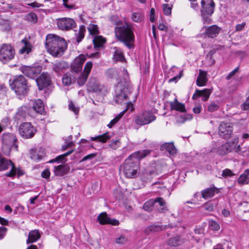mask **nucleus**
<instances>
[{"label":"nucleus","mask_w":249,"mask_h":249,"mask_svg":"<svg viewBox=\"0 0 249 249\" xmlns=\"http://www.w3.org/2000/svg\"><path fill=\"white\" fill-rule=\"evenodd\" d=\"M6 87L3 85H0V98H3L6 95Z\"/></svg>","instance_id":"obj_58"},{"label":"nucleus","mask_w":249,"mask_h":249,"mask_svg":"<svg viewBox=\"0 0 249 249\" xmlns=\"http://www.w3.org/2000/svg\"><path fill=\"white\" fill-rule=\"evenodd\" d=\"M132 87L126 83V85L118 83L117 86V92L115 101L118 104H122L124 101H127L128 94L131 91Z\"/></svg>","instance_id":"obj_5"},{"label":"nucleus","mask_w":249,"mask_h":249,"mask_svg":"<svg viewBox=\"0 0 249 249\" xmlns=\"http://www.w3.org/2000/svg\"><path fill=\"white\" fill-rule=\"evenodd\" d=\"M210 89H205L203 90L196 89L195 94L193 95L192 98L194 100L196 99L199 97H202V100L203 101H207L211 93Z\"/></svg>","instance_id":"obj_21"},{"label":"nucleus","mask_w":249,"mask_h":249,"mask_svg":"<svg viewBox=\"0 0 249 249\" xmlns=\"http://www.w3.org/2000/svg\"><path fill=\"white\" fill-rule=\"evenodd\" d=\"M32 112H31V109L28 107L23 106L19 107L15 115L14 119L15 121L18 122L21 121L29 116H32Z\"/></svg>","instance_id":"obj_13"},{"label":"nucleus","mask_w":249,"mask_h":249,"mask_svg":"<svg viewBox=\"0 0 249 249\" xmlns=\"http://www.w3.org/2000/svg\"><path fill=\"white\" fill-rule=\"evenodd\" d=\"M219 192L218 189L215 187H210L207 188L202 191H201V193L202 195V197L205 199L213 197L215 193H218Z\"/></svg>","instance_id":"obj_24"},{"label":"nucleus","mask_w":249,"mask_h":249,"mask_svg":"<svg viewBox=\"0 0 249 249\" xmlns=\"http://www.w3.org/2000/svg\"><path fill=\"white\" fill-rule=\"evenodd\" d=\"M154 204L155 203H158L160 206H163L165 204L164 200L161 197H157L153 200Z\"/></svg>","instance_id":"obj_60"},{"label":"nucleus","mask_w":249,"mask_h":249,"mask_svg":"<svg viewBox=\"0 0 249 249\" xmlns=\"http://www.w3.org/2000/svg\"><path fill=\"white\" fill-rule=\"evenodd\" d=\"M50 172L49 169L44 170L41 173V177L44 178H48L50 177Z\"/></svg>","instance_id":"obj_64"},{"label":"nucleus","mask_w":249,"mask_h":249,"mask_svg":"<svg viewBox=\"0 0 249 249\" xmlns=\"http://www.w3.org/2000/svg\"><path fill=\"white\" fill-rule=\"evenodd\" d=\"M69 65L65 61L57 62L53 64V70L57 73H60L69 68Z\"/></svg>","instance_id":"obj_25"},{"label":"nucleus","mask_w":249,"mask_h":249,"mask_svg":"<svg viewBox=\"0 0 249 249\" xmlns=\"http://www.w3.org/2000/svg\"><path fill=\"white\" fill-rule=\"evenodd\" d=\"M209 227L213 231H218L220 229L219 225L214 220H211L209 222Z\"/></svg>","instance_id":"obj_52"},{"label":"nucleus","mask_w":249,"mask_h":249,"mask_svg":"<svg viewBox=\"0 0 249 249\" xmlns=\"http://www.w3.org/2000/svg\"><path fill=\"white\" fill-rule=\"evenodd\" d=\"M220 136L224 139L229 138L232 133V127L231 123L222 122L218 128Z\"/></svg>","instance_id":"obj_12"},{"label":"nucleus","mask_w":249,"mask_h":249,"mask_svg":"<svg viewBox=\"0 0 249 249\" xmlns=\"http://www.w3.org/2000/svg\"><path fill=\"white\" fill-rule=\"evenodd\" d=\"M107 76L111 79H119L118 72L116 70L113 69H109L106 71Z\"/></svg>","instance_id":"obj_39"},{"label":"nucleus","mask_w":249,"mask_h":249,"mask_svg":"<svg viewBox=\"0 0 249 249\" xmlns=\"http://www.w3.org/2000/svg\"><path fill=\"white\" fill-rule=\"evenodd\" d=\"M114 49L115 51L113 55L114 59L115 61H120L123 62L125 60V58L122 51L117 47H115Z\"/></svg>","instance_id":"obj_37"},{"label":"nucleus","mask_w":249,"mask_h":249,"mask_svg":"<svg viewBox=\"0 0 249 249\" xmlns=\"http://www.w3.org/2000/svg\"><path fill=\"white\" fill-rule=\"evenodd\" d=\"M96 156V154L95 153H92V154H89V155L85 156L84 157H83L81 160V161H84L87 160H88L92 159L94 158H95Z\"/></svg>","instance_id":"obj_62"},{"label":"nucleus","mask_w":249,"mask_h":249,"mask_svg":"<svg viewBox=\"0 0 249 249\" xmlns=\"http://www.w3.org/2000/svg\"><path fill=\"white\" fill-rule=\"evenodd\" d=\"M155 10L154 8H152L150 9V21L151 22H154L155 20Z\"/></svg>","instance_id":"obj_63"},{"label":"nucleus","mask_w":249,"mask_h":249,"mask_svg":"<svg viewBox=\"0 0 249 249\" xmlns=\"http://www.w3.org/2000/svg\"><path fill=\"white\" fill-rule=\"evenodd\" d=\"M127 241V239L125 236L123 235H120L118 238L116 239V243L117 244H124Z\"/></svg>","instance_id":"obj_59"},{"label":"nucleus","mask_w":249,"mask_h":249,"mask_svg":"<svg viewBox=\"0 0 249 249\" xmlns=\"http://www.w3.org/2000/svg\"><path fill=\"white\" fill-rule=\"evenodd\" d=\"M126 107L123 111H121L117 116H116V117L119 120L123 117V116L127 111H129L130 112H132L134 110L133 104L131 102H126Z\"/></svg>","instance_id":"obj_38"},{"label":"nucleus","mask_w":249,"mask_h":249,"mask_svg":"<svg viewBox=\"0 0 249 249\" xmlns=\"http://www.w3.org/2000/svg\"><path fill=\"white\" fill-rule=\"evenodd\" d=\"M154 205V201L153 200H150L146 202L144 205L143 208L145 210L147 211H149L151 210V207Z\"/></svg>","instance_id":"obj_57"},{"label":"nucleus","mask_w":249,"mask_h":249,"mask_svg":"<svg viewBox=\"0 0 249 249\" xmlns=\"http://www.w3.org/2000/svg\"><path fill=\"white\" fill-rule=\"evenodd\" d=\"M45 46L48 52L55 57L61 56L66 50L67 44L64 38L56 35L46 36Z\"/></svg>","instance_id":"obj_2"},{"label":"nucleus","mask_w":249,"mask_h":249,"mask_svg":"<svg viewBox=\"0 0 249 249\" xmlns=\"http://www.w3.org/2000/svg\"><path fill=\"white\" fill-rule=\"evenodd\" d=\"M161 150L165 149L170 154L174 155L176 153L177 150L173 143H165L163 144L160 147Z\"/></svg>","instance_id":"obj_34"},{"label":"nucleus","mask_w":249,"mask_h":249,"mask_svg":"<svg viewBox=\"0 0 249 249\" xmlns=\"http://www.w3.org/2000/svg\"><path fill=\"white\" fill-rule=\"evenodd\" d=\"M166 226L160 225H151L147 226L144 230L143 232L146 234L149 235L151 233L159 232L164 230L166 228Z\"/></svg>","instance_id":"obj_23"},{"label":"nucleus","mask_w":249,"mask_h":249,"mask_svg":"<svg viewBox=\"0 0 249 249\" xmlns=\"http://www.w3.org/2000/svg\"><path fill=\"white\" fill-rule=\"evenodd\" d=\"M18 130L20 136L25 139L32 138L36 131V129L30 123L21 124Z\"/></svg>","instance_id":"obj_8"},{"label":"nucleus","mask_w":249,"mask_h":249,"mask_svg":"<svg viewBox=\"0 0 249 249\" xmlns=\"http://www.w3.org/2000/svg\"><path fill=\"white\" fill-rule=\"evenodd\" d=\"M201 207L205 210L212 212L214 210V204L212 202L208 201L203 204Z\"/></svg>","instance_id":"obj_45"},{"label":"nucleus","mask_w":249,"mask_h":249,"mask_svg":"<svg viewBox=\"0 0 249 249\" xmlns=\"http://www.w3.org/2000/svg\"><path fill=\"white\" fill-rule=\"evenodd\" d=\"M207 72L199 70V73L196 81V85L199 87L204 86L207 81Z\"/></svg>","instance_id":"obj_27"},{"label":"nucleus","mask_w":249,"mask_h":249,"mask_svg":"<svg viewBox=\"0 0 249 249\" xmlns=\"http://www.w3.org/2000/svg\"><path fill=\"white\" fill-rule=\"evenodd\" d=\"M10 86L18 95H25L27 93L28 89L27 80L23 75H20L16 77Z\"/></svg>","instance_id":"obj_4"},{"label":"nucleus","mask_w":249,"mask_h":249,"mask_svg":"<svg viewBox=\"0 0 249 249\" xmlns=\"http://www.w3.org/2000/svg\"><path fill=\"white\" fill-rule=\"evenodd\" d=\"M183 242L184 240L180 236H177L170 238L167 241V244L170 246L176 247L181 245Z\"/></svg>","instance_id":"obj_31"},{"label":"nucleus","mask_w":249,"mask_h":249,"mask_svg":"<svg viewBox=\"0 0 249 249\" xmlns=\"http://www.w3.org/2000/svg\"><path fill=\"white\" fill-rule=\"evenodd\" d=\"M21 71L26 76L34 78L41 72V67L39 66L34 67L24 66L21 68Z\"/></svg>","instance_id":"obj_16"},{"label":"nucleus","mask_w":249,"mask_h":249,"mask_svg":"<svg viewBox=\"0 0 249 249\" xmlns=\"http://www.w3.org/2000/svg\"><path fill=\"white\" fill-rule=\"evenodd\" d=\"M31 112L33 111L39 114H43L45 112L44 105L42 100L37 99L33 103V107L30 108Z\"/></svg>","instance_id":"obj_22"},{"label":"nucleus","mask_w":249,"mask_h":249,"mask_svg":"<svg viewBox=\"0 0 249 249\" xmlns=\"http://www.w3.org/2000/svg\"><path fill=\"white\" fill-rule=\"evenodd\" d=\"M58 27L62 30H69L76 26L75 21L71 18H64L57 19Z\"/></svg>","instance_id":"obj_10"},{"label":"nucleus","mask_w":249,"mask_h":249,"mask_svg":"<svg viewBox=\"0 0 249 249\" xmlns=\"http://www.w3.org/2000/svg\"><path fill=\"white\" fill-rule=\"evenodd\" d=\"M86 32V29L84 25H82L79 27V29L77 33L75 34V36L77 43L80 42L84 38L85 33Z\"/></svg>","instance_id":"obj_36"},{"label":"nucleus","mask_w":249,"mask_h":249,"mask_svg":"<svg viewBox=\"0 0 249 249\" xmlns=\"http://www.w3.org/2000/svg\"><path fill=\"white\" fill-rule=\"evenodd\" d=\"M65 158V156L64 155V154H62V155H59V156H57L54 159L52 160L49 162H51V163H53V162H54L55 161H58V162H59V161H63L64 160Z\"/></svg>","instance_id":"obj_61"},{"label":"nucleus","mask_w":249,"mask_h":249,"mask_svg":"<svg viewBox=\"0 0 249 249\" xmlns=\"http://www.w3.org/2000/svg\"><path fill=\"white\" fill-rule=\"evenodd\" d=\"M17 139L16 136L12 133H4L2 136V148L9 151L12 147L14 146L16 149L18 145L16 144Z\"/></svg>","instance_id":"obj_7"},{"label":"nucleus","mask_w":249,"mask_h":249,"mask_svg":"<svg viewBox=\"0 0 249 249\" xmlns=\"http://www.w3.org/2000/svg\"><path fill=\"white\" fill-rule=\"evenodd\" d=\"M86 57L84 54H80L76 57L71 64L72 71L78 73L81 71L83 65L86 61Z\"/></svg>","instance_id":"obj_17"},{"label":"nucleus","mask_w":249,"mask_h":249,"mask_svg":"<svg viewBox=\"0 0 249 249\" xmlns=\"http://www.w3.org/2000/svg\"><path fill=\"white\" fill-rule=\"evenodd\" d=\"M25 19L32 24H35L37 21V17L35 13L31 12L25 16Z\"/></svg>","instance_id":"obj_40"},{"label":"nucleus","mask_w":249,"mask_h":249,"mask_svg":"<svg viewBox=\"0 0 249 249\" xmlns=\"http://www.w3.org/2000/svg\"><path fill=\"white\" fill-rule=\"evenodd\" d=\"M237 182L240 184H247L249 182V169H246L239 177Z\"/></svg>","instance_id":"obj_32"},{"label":"nucleus","mask_w":249,"mask_h":249,"mask_svg":"<svg viewBox=\"0 0 249 249\" xmlns=\"http://www.w3.org/2000/svg\"><path fill=\"white\" fill-rule=\"evenodd\" d=\"M116 38L122 42L128 49L134 48L135 36L132 27L127 24H124L115 28Z\"/></svg>","instance_id":"obj_3"},{"label":"nucleus","mask_w":249,"mask_h":249,"mask_svg":"<svg viewBox=\"0 0 249 249\" xmlns=\"http://www.w3.org/2000/svg\"><path fill=\"white\" fill-rule=\"evenodd\" d=\"M238 143V138H235L233 139L231 142H229L225 143L224 144L225 145V148L227 149L229 152H231L233 150H234L235 152L238 153L239 154V152L236 151V148L237 147V145Z\"/></svg>","instance_id":"obj_26"},{"label":"nucleus","mask_w":249,"mask_h":249,"mask_svg":"<svg viewBox=\"0 0 249 249\" xmlns=\"http://www.w3.org/2000/svg\"><path fill=\"white\" fill-rule=\"evenodd\" d=\"M201 7H209L210 6H213L214 9L215 4L213 0H202L201 2Z\"/></svg>","instance_id":"obj_46"},{"label":"nucleus","mask_w":249,"mask_h":249,"mask_svg":"<svg viewBox=\"0 0 249 249\" xmlns=\"http://www.w3.org/2000/svg\"><path fill=\"white\" fill-rule=\"evenodd\" d=\"M218 107L219 106L217 104L213 102L208 106V110L209 112H213L217 110Z\"/></svg>","instance_id":"obj_54"},{"label":"nucleus","mask_w":249,"mask_h":249,"mask_svg":"<svg viewBox=\"0 0 249 249\" xmlns=\"http://www.w3.org/2000/svg\"><path fill=\"white\" fill-rule=\"evenodd\" d=\"M143 18V15L140 13H134L132 15V19L135 22H140Z\"/></svg>","instance_id":"obj_43"},{"label":"nucleus","mask_w":249,"mask_h":249,"mask_svg":"<svg viewBox=\"0 0 249 249\" xmlns=\"http://www.w3.org/2000/svg\"><path fill=\"white\" fill-rule=\"evenodd\" d=\"M200 12L203 23L204 24H211L212 22L211 17L214 12V9L213 7H201Z\"/></svg>","instance_id":"obj_14"},{"label":"nucleus","mask_w":249,"mask_h":249,"mask_svg":"<svg viewBox=\"0 0 249 249\" xmlns=\"http://www.w3.org/2000/svg\"><path fill=\"white\" fill-rule=\"evenodd\" d=\"M70 170V166L66 164H61L54 167V175L59 177H62L67 174Z\"/></svg>","instance_id":"obj_20"},{"label":"nucleus","mask_w":249,"mask_h":249,"mask_svg":"<svg viewBox=\"0 0 249 249\" xmlns=\"http://www.w3.org/2000/svg\"><path fill=\"white\" fill-rule=\"evenodd\" d=\"M225 145L223 144L218 147L217 153L221 155H224L229 153L227 149L225 148Z\"/></svg>","instance_id":"obj_55"},{"label":"nucleus","mask_w":249,"mask_h":249,"mask_svg":"<svg viewBox=\"0 0 249 249\" xmlns=\"http://www.w3.org/2000/svg\"><path fill=\"white\" fill-rule=\"evenodd\" d=\"M150 152L151 150L145 149L131 154L120 167L121 170L123 172L125 177L129 178L136 177L139 169V160L145 158Z\"/></svg>","instance_id":"obj_1"},{"label":"nucleus","mask_w":249,"mask_h":249,"mask_svg":"<svg viewBox=\"0 0 249 249\" xmlns=\"http://www.w3.org/2000/svg\"><path fill=\"white\" fill-rule=\"evenodd\" d=\"M101 85L97 83H94L90 81L89 84V88L90 90L92 91L95 93H97L98 91V88L101 86Z\"/></svg>","instance_id":"obj_49"},{"label":"nucleus","mask_w":249,"mask_h":249,"mask_svg":"<svg viewBox=\"0 0 249 249\" xmlns=\"http://www.w3.org/2000/svg\"><path fill=\"white\" fill-rule=\"evenodd\" d=\"M42 156L39 155L36 150H32L31 152V158L36 161L40 160L42 159Z\"/></svg>","instance_id":"obj_50"},{"label":"nucleus","mask_w":249,"mask_h":249,"mask_svg":"<svg viewBox=\"0 0 249 249\" xmlns=\"http://www.w3.org/2000/svg\"><path fill=\"white\" fill-rule=\"evenodd\" d=\"M89 33L93 36H96L99 34L98 27L95 24H90L88 28Z\"/></svg>","instance_id":"obj_42"},{"label":"nucleus","mask_w":249,"mask_h":249,"mask_svg":"<svg viewBox=\"0 0 249 249\" xmlns=\"http://www.w3.org/2000/svg\"><path fill=\"white\" fill-rule=\"evenodd\" d=\"M234 175V174L229 169H224L222 173L221 177L220 178H227L228 177H231Z\"/></svg>","instance_id":"obj_48"},{"label":"nucleus","mask_w":249,"mask_h":249,"mask_svg":"<svg viewBox=\"0 0 249 249\" xmlns=\"http://www.w3.org/2000/svg\"><path fill=\"white\" fill-rule=\"evenodd\" d=\"M110 138L109 133L107 132L103 135H99L94 137H91L92 141H96L102 142H106Z\"/></svg>","instance_id":"obj_35"},{"label":"nucleus","mask_w":249,"mask_h":249,"mask_svg":"<svg viewBox=\"0 0 249 249\" xmlns=\"http://www.w3.org/2000/svg\"><path fill=\"white\" fill-rule=\"evenodd\" d=\"M36 83L38 86L39 90H42L43 89L48 87L52 84L51 77L49 74L42 73L36 78Z\"/></svg>","instance_id":"obj_15"},{"label":"nucleus","mask_w":249,"mask_h":249,"mask_svg":"<svg viewBox=\"0 0 249 249\" xmlns=\"http://www.w3.org/2000/svg\"><path fill=\"white\" fill-rule=\"evenodd\" d=\"M105 42L106 39L102 36H96L93 39L94 47L97 50L102 47Z\"/></svg>","instance_id":"obj_33"},{"label":"nucleus","mask_w":249,"mask_h":249,"mask_svg":"<svg viewBox=\"0 0 249 249\" xmlns=\"http://www.w3.org/2000/svg\"><path fill=\"white\" fill-rule=\"evenodd\" d=\"M163 12L165 15L168 16L171 13V7L167 4L162 5Z\"/></svg>","instance_id":"obj_56"},{"label":"nucleus","mask_w":249,"mask_h":249,"mask_svg":"<svg viewBox=\"0 0 249 249\" xmlns=\"http://www.w3.org/2000/svg\"><path fill=\"white\" fill-rule=\"evenodd\" d=\"M15 55V49L11 45L2 44L0 46V61L3 63H6L13 59Z\"/></svg>","instance_id":"obj_6"},{"label":"nucleus","mask_w":249,"mask_h":249,"mask_svg":"<svg viewBox=\"0 0 249 249\" xmlns=\"http://www.w3.org/2000/svg\"><path fill=\"white\" fill-rule=\"evenodd\" d=\"M192 118V115L190 114H186L185 115H181L178 118V121L181 123H183L187 120H191Z\"/></svg>","instance_id":"obj_51"},{"label":"nucleus","mask_w":249,"mask_h":249,"mask_svg":"<svg viewBox=\"0 0 249 249\" xmlns=\"http://www.w3.org/2000/svg\"><path fill=\"white\" fill-rule=\"evenodd\" d=\"M72 79L68 73L65 74L62 78V82L65 86L70 85L72 82Z\"/></svg>","instance_id":"obj_44"},{"label":"nucleus","mask_w":249,"mask_h":249,"mask_svg":"<svg viewBox=\"0 0 249 249\" xmlns=\"http://www.w3.org/2000/svg\"><path fill=\"white\" fill-rule=\"evenodd\" d=\"M92 68V63L91 61L87 62L84 67V71L77 78V84L79 86H82L85 84Z\"/></svg>","instance_id":"obj_11"},{"label":"nucleus","mask_w":249,"mask_h":249,"mask_svg":"<svg viewBox=\"0 0 249 249\" xmlns=\"http://www.w3.org/2000/svg\"><path fill=\"white\" fill-rule=\"evenodd\" d=\"M97 221L101 225L111 224L112 225H118L119 224V221L115 219H110L106 212L101 213L97 217Z\"/></svg>","instance_id":"obj_19"},{"label":"nucleus","mask_w":249,"mask_h":249,"mask_svg":"<svg viewBox=\"0 0 249 249\" xmlns=\"http://www.w3.org/2000/svg\"><path fill=\"white\" fill-rule=\"evenodd\" d=\"M40 238V234L38 230L31 231L28 235V238L27 240V244H30L34 243L38 239Z\"/></svg>","instance_id":"obj_30"},{"label":"nucleus","mask_w":249,"mask_h":249,"mask_svg":"<svg viewBox=\"0 0 249 249\" xmlns=\"http://www.w3.org/2000/svg\"><path fill=\"white\" fill-rule=\"evenodd\" d=\"M156 119V116L151 111H145L137 117L136 123L139 125H144L150 124Z\"/></svg>","instance_id":"obj_9"},{"label":"nucleus","mask_w":249,"mask_h":249,"mask_svg":"<svg viewBox=\"0 0 249 249\" xmlns=\"http://www.w3.org/2000/svg\"><path fill=\"white\" fill-rule=\"evenodd\" d=\"M202 30L204 34L209 37L213 38L216 37L220 33L221 28L216 25L209 26H204Z\"/></svg>","instance_id":"obj_18"},{"label":"nucleus","mask_w":249,"mask_h":249,"mask_svg":"<svg viewBox=\"0 0 249 249\" xmlns=\"http://www.w3.org/2000/svg\"><path fill=\"white\" fill-rule=\"evenodd\" d=\"M21 43L23 44V46L19 50L21 54H28L32 51V45L27 38L22 39Z\"/></svg>","instance_id":"obj_28"},{"label":"nucleus","mask_w":249,"mask_h":249,"mask_svg":"<svg viewBox=\"0 0 249 249\" xmlns=\"http://www.w3.org/2000/svg\"><path fill=\"white\" fill-rule=\"evenodd\" d=\"M107 92L108 89L107 87L103 85H101V86H99V87L98 88V91L96 93L101 96H104Z\"/></svg>","instance_id":"obj_47"},{"label":"nucleus","mask_w":249,"mask_h":249,"mask_svg":"<svg viewBox=\"0 0 249 249\" xmlns=\"http://www.w3.org/2000/svg\"><path fill=\"white\" fill-rule=\"evenodd\" d=\"M236 151L239 152V154L244 157H248L249 156V147L248 148L241 147L240 145H239L236 148Z\"/></svg>","instance_id":"obj_41"},{"label":"nucleus","mask_w":249,"mask_h":249,"mask_svg":"<svg viewBox=\"0 0 249 249\" xmlns=\"http://www.w3.org/2000/svg\"><path fill=\"white\" fill-rule=\"evenodd\" d=\"M170 107L171 110H176L181 112H186L184 105L178 102L177 99H175L174 102L170 103Z\"/></svg>","instance_id":"obj_29"},{"label":"nucleus","mask_w":249,"mask_h":249,"mask_svg":"<svg viewBox=\"0 0 249 249\" xmlns=\"http://www.w3.org/2000/svg\"><path fill=\"white\" fill-rule=\"evenodd\" d=\"M69 108L76 115L78 114L79 108L75 107L71 101L69 102Z\"/></svg>","instance_id":"obj_53"}]
</instances>
